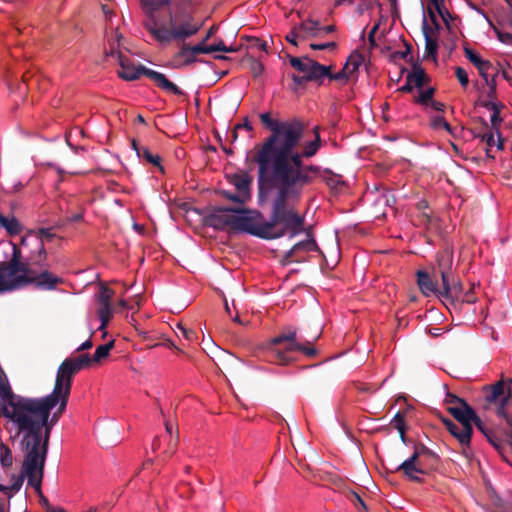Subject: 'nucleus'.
<instances>
[{
  "mask_svg": "<svg viewBox=\"0 0 512 512\" xmlns=\"http://www.w3.org/2000/svg\"><path fill=\"white\" fill-rule=\"evenodd\" d=\"M25 477H27L28 485L33 487L35 491L41 495V484L44 476V468L23 467Z\"/></svg>",
  "mask_w": 512,
  "mask_h": 512,
  "instance_id": "obj_23",
  "label": "nucleus"
},
{
  "mask_svg": "<svg viewBox=\"0 0 512 512\" xmlns=\"http://www.w3.org/2000/svg\"><path fill=\"white\" fill-rule=\"evenodd\" d=\"M204 22L197 21L190 12L182 11L175 15L170 14L168 24L144 21L145 29L160 44H169L172 41H185L198 33Z\"/></svg>",
  "mask_w": 512,
  "mask_h": 512,
  "instance_id": "obj_5",
  "label": "nucleus"
},
{
  "mask_svg": "<svg viewBox=\"0 0 512 512\" xmlns=\"http://www.w3.org/2000/svg\"><path fill=\"white\" fill-rule=\"evenodd\" d=\"M433 129H445L453 137H456V128H453L442 116H436L431 120Z\"/></svg>",
  "mask_w": 512,
  "mask_h": 512,
  "instance_id": "obj_42",
  "label": "nucleus"
},
{
  "mask_svg": "<svg viewBox=\"0 0 512 512\" xmlns=\"http://www.w3.org/2000/svg\"><path fill=\"white\" fill-rule=\"evenodd\" d=\"M263 125L271 132L261 145L255 147L256 153L252 161L258 165V171L278 155L298 135H304L306 124L298 118L279 121L271 118L269 112L260 114Z\"/></svg>",
  "mask_w": 512,
  "mask_h": 512,
  "instance_id": "obj_3",
  "label": "nucleus"
},
{
  "mask_svg": "<svg viewBox=\"0 0 512 512\" xmlns=\"http://www.w3.org/2000/svg\"><path fill=\"white\" fill-rule=\"evenodd\" d=\"M303 135H298L288 146L258 171L259 196L277 192L292 208L301 201L303 190L312 183L310 173L317 174L320 167L306 165L298 155V146Z\"/></svg>",
  "mask_w": 512,
  "mask_h": 512,
  "instance_id": "obj_2",
  "label": "nucleus"
},
{
  "mask_svg": "<svg viewBox=\"0 0 512 512\" xmlns=\"http://www.w3.org/2000/svg\"><path fill=\"white\" fill-rule=\"evenodd\" d=\"M12 245H13L12 257L8 262H2L0 264V268L2 270L6 269V267H8V266H15V265H17V262H20L22 260V253H21L20 248L16 244H12Z\"/></svg>",
  "mask_w": 512,
  "mask_h": 512,
  "instance_id": "obj_46",
  "label": "nucleus"
},
{
  "mask_svg": "<svg viewBox=\"0 0 512 512\" xmlns=\"http://www.w3.org/2000/svg\"><path fill=\"white\" fill-rule=\"evenodd\" d=\"M114 295V291L107 286H101L99 294H98V302L99 304H111L112 297Z\"/></svg>",
  "mask_w": 512,
  "mask_h": 512,
  "instance_id": "obj_48",
  "label": "nucleus"
},
{
  "mask_svg": "<svg viewBox=\"0 0 512 512\" xmlns=\"http://www.w3.org/2000/svg\"><path fill=\"white\" fill-rule=\"evenodd\" d=\"M0 226L3 227L10 236L18 235L23 230V226L14 216L8 218L0 214Z\"/></svg>",
  "mask_w": 512,
  "mask_h": 512,
  "instance_id": "obj_28",
  "label": "nucleus"
},
{
  "mask_svg": "<svg viewBox=\"0 0 512 512\" xmlns=\"http://www.w3.org/2000/svg\"><path fill=\"white\" fill-rule=\"evenodd\" d=\"M72 360L79 366V370L81 371L84 367H88L91 365L93 361V357L91 358L89 354H82L78 357L72 358Z\"/></svg>",
  "mask_w": 512,
  "mask_h": 512,
  "instance_id": "obj_51",
  "label": "nucleus"
},
{
  "mask_svg": "<svg viewBox=\"0 0 512 512\" xmlns=\"http://www.w3.org/2000/svg\"><path fill=\"white\" fill-rule=\"evenodd\" d=\"M297 348H289L288 342H281V344H272L271 339L266 344V357L269 362L277 365H289L295 361V357L292 356L293 352H296Z\"/></svg>",
  "mask_w": 512,
  "mask_h": 512,
  "instance_id": "obj_12",
  "label": "nucleus"
},
{
  "mask_svg": "<svg viewBox=\"0 0 512 512\" xmlns=\"http://www.w3.org/2000/svg\"><path fill=\"white\" fill-rule=\"evenodd\" d=\"M337 47L336 42H328L322 44H310V48L313 50H334Z\"/></svg>",
  "mask_w": 512,
  "mask_h": 512,
  "instance_id": "obj_62",
  "label": "nucleus"
},
{
  "mask_svg": "<svg viewBox=\"0 0 512 512\" xmlns=\"http://www.w3.org/2000/svg\"><path fill=\"white\" fill-rule=\"evenodd\" d=\"M4 273L8 279H12L17 276H33L29 265L22 261L17 262V265L15 266L6 267V269H4Z\"/></svg>",
  "mask_w": 512,
  "mask_h": 512,
  "instance_id": "obj_29",
  "label": "nucleus"
},
{
  "mask_svg": "<svg viewBox=\"0 0 512 512\" xmlns=\"http://www.w3.org/2000/svg\"><path fill=\"white\" fill-rule=\"evenodd\" d=\"M171 0H141V7L147 16L145 21L158 22L154 13L162 7L169 5Z\"/></svg>",
  "mask_w": 512,
  "mask_h": 512,
  "instance_id": "obj_25",
  "label": "nucleus"
},
{
  "mask_svg": "<svg viewBox=\"0 0 512 512\" xmlns=\"http://www.w3.org/2000/svg\"><path fill=\"white\" fill-rule=\"evenodd\" d=\"M321 335V330H318L317 333L311 339L301 338L299 341V348L297 351L302 352L307 357H314L317 355L316 348L313 347V344L318 340Z\"/></svg>",
  "mask_w": 512,
  "mask_h": 512,
  "instance_id": "obj_30",
  "label": "nucleus"
},
{
  "mask_svg": "<svg viewBox=\"0 0 512 512\" xmlns=\"http://www.w3.org/2000/svg\"><path fill=\"white\" fill-rule=\"evenodd\" d=\"M391 424L397 431L406 429V421L404 414L397 412L393 417Z\"/></svg>",
  "mask_w": 512,
  "mask_h": 512,
  "instance_id": "obj_52",
  "label": "nucleus"
},
{
  "mask_svg": "<svg viewBox=\"0 0 512 512\" xmlns=\"http://www.w3.org/2000/svg\"><path fill=\"white\" fill-rule=\"evenodd\" d=\"M313 59H311L308 56L303 57H290L289 63L290 65L297 71L302 72L303 74L307 75L308 71L310 69V62H312Z\"/></svg>",
  "mask_w": 512,
  "mask_h": 512,
  "instance_id": "obj_34",
  "label": "nucleus"
},
{
  "mask_svg": "<svg viewBox=\"0 0 512 512\" xmlns=\"http://www.w3.org/2000/svg\"><path fill=\"white\" fill-rule=\"evenodd\" d=\"M293 251L316 252V251H319V247L313 238H309L307 240L300 241V242L296 243L295 245H293Z\"/></svg>",
  "mask_w": 512,
  "mask_h": 512,
  "instance_id": "obj_44",
  "label": "nucleus"
},
{
  "mask_svg": "<svg viewBox=\"0 0 512 512\" xmlns=\"http://www.w3.org/2000/svg\"><path fill=\"white\" fill-rule=\"evenodd\" d=\"M434 93L435 88L433 87L420 91L418 97L415 99V102L422 106H428L433 101Z\"/></svg>",
  "mask_w": 512,
  "mask_h": 512,
  "instance_id": "obj_45",
  "label": "nucleus"
},
{
  "mask_svg": "<svg viewBox=\"0 0 512 512\" xmlns=\"http://www.w3.org/2000/svg\"><path fill=\"white\" fill-rule=\"evenodd\" d=\"M455 75L462 87H467L469 84V78L466 70L460 66L455 68Z\"/></svg>",
  "mask_w": 512,
  "mask_h": 512,
  "instance_id": "obj_53",
  "label": "nucleus"
},
{
  "mask_svg": "<svg viewBox=\"0 0 512 512\" xmlns=\"http://www.w3.org/2000/svg\"><path fill=\"white\" fill-rule=\"evenodd\" d=\"M270 219L257 211L243 207L210 206L207 208L205 223L217 230L229 227L234 231L247 233L261 239H277L285 234L290 237L303 230L304 217L296 208L289 206L277 192H273Z\"/></svg>",
  "mask_w": 512,
  "mask_h": 512,
  "instance_id": "obj_1",
  "label": "nucleus"
},
{
  "mask_svg": "<svg viewBox=\"0 0 512 512\" xmlns=\"http://www.w3.org/2000/svg\"><path fill=\"white\" fill-rule=\"evenodd\" d=\"M302 39L317 38L321 36V25L319 21L307 19L297 26Z\"/></svg>",
  "mask_w": 512,
  "mask_h": 512,
  "instance_id": "obj_22",
  "label": "nucleus"
},
{
  "mask_svg": "<svg viewBox=\"0 0 512 512\" xmlns=\"http://www.w3.org/2000/svg\"><path fill=\"white\" fill-rule=\"evenodd\" d=\"M79 371L72 358H66L58 367L54 388L71 392L73 377Z\"/></svg>",
  "mask_w": 512,
  "mask_h": 512,
  "instance_id": "obj_13",
  "label": "nucleus"
},
{
  "mask_svg": "<svg viewBox=\"0 0 512 512\" xmlns=\"http://www.w3.org/2000/svg\"><path fill=\"white\" fill-rule=\"evenodd\" d=\"M70 391L60 390L53 388L52 392L44 397H35V401H32L33 406H29L28 409L33 416L41 420V424L46 423L47 416H50L52 410L56 408L60 415L66 410Z\"/></svg>",
  "mask_w": 512,
  "mask_h": 512,
  "instance_id": "obj_8",
  "label": "nucleus"
},
{
  "mask_svg": "<svg viewBox=\"0 0 512 512\" xmlns=\"http://www.w3.org/2000/svg\"><path fill=\"white\" fill-rule=\"evenodd\" d=\"M362 61H363V58L360 54L355 53V54H351L348 57L344 67H345L347 73L349 74V76H351L352 74H354L358 71Z\"/></svg>",
  "mask_w": 512,
  "mask_h": 512,
  "instance_id": "obj_39",
  "label": "nucleus"
},
{
  "mask_svg": "<svg viewBox=\"0 0 512 512\" xmlns=\"http://www.w3.org/2000/svg\"><path fill=\"white\" fill-rule=\"evenodd\" d=\"M475 424V426L477 427V429L487 438L491 433L492 431L489 430L484 422L480 419V417L478 415H476V418L473 420L472 422V425Z\"/></svg>",
  "mask_w": 512,
  "mask_h": 512,
  "instance_id": "obj_58",
  "label": "nucleus"
},
{
  "mask_svg": "<svg viewBox=\"0 0 512 512\" xmlns=\"http://www.w3.org/2000/svg\"><path fill=\"white\" fill-rule=\"evenodd\" d=\"M475 138H480L482 142H485L487 147H492L495 144L494 133L493 132H485V133H474Z\"/></svg>",
  "mask_w": 512,
  "mask_h": 512,
  "instance_id": "obj_55",
  "label": "nucleus"
},
{
  "mask_svg": "<svg viewBox=\"0 0 512 512\" xmlns=\"http://www.w3.org/2000/svg\"><path fill=\"white\" fill-rule=\"evenodd\" d=\"M498 24L505 28H512V10L503 13L498 20Z\"/></svg>",
  "mask_w": 512,
  "mask_h": 512,
  "instance_id": "obj_56",
  "label": "nucleus"
},
{
  "mask_svg": "<svg viewBox=\"0 0 512 512\" xmlns=\"http://www.w3.org/2000/svg\"><path fill=\"white\" fill-rule=\"evenodd\" d=\"M249 41H250V48L267 52L268 46H267L266 42L261 41L258 38H251Z\"/></svg>",
  "mask_w": 512,
  "mask_h": 512,
  "instance_id": "obj_61",
  "label": "nucleus"
},
{
  "mask_svg": "<svg viewBox=\"0 0 512 512\" xmlns=\"http://www.w3.org/2000/svg\"><path fill=\"white\" fill-rule=\"evenodd\" d=\"M114 347V340H111L103 345H99L93 355V361L94 362H100L102 359H105L110 351Z\"/></svg>",
  "mask_w": 512,
  "mask_h": 512,
  "instance_id": "obj_41",
  "label": "nucleus"
},
{
  "mask_svg": "<svg viewBox=\"0 0 512 512\" xmlns=\"http://www.w3.org/2000/svg\"><path fill=\"white\" fill-rule=\"evenodd\" d=\"M496 78H497V76H490V77H488V80H485V83L488 87L487 97L492 100L496 99V97H497Z\"/></svg>",
  "mask_w": 512,
  "mask_h": 512,
  "instance_id": "obj_49",
  "label": "nucleus"
},
{
  "mask_svg": "<svg viewBox=\"0 0 512 512\" xmlns=\"http://www.w3.org/2000/svg\"><path fill=\"white\" fill-rule=\"evenodd\" d=\"M439 456L422 443L416 444L413 454L402 462L396 471H403L404 475L411 481L422 482L417 474L426 475L437 469Z\"/></svg>",
  "mask_w": 512,
  "mask_h": 512,
  "instance_id": "obj_6",
  "label": "nucleus"
},
{
  "mask_svg": "<svg viewBox=\"0 0 512 512\" xmlns=\"http://www.w3.org/2000/svg\"><path fill=\"white\" fill-rule=\"evenodd\" d=\"M441 421L449 433L457 439L462 447H469L472 436H468L467 440L462 441L460 436L464 433V428L459 423H455L453 420L446 417H441Z\"/></svg>",
  "mask_w": 512,
  "mask_h": 512,
  "instance_id": "obj_24",
  "label": "nucleus"
},
{
  "mask_svg": "<svg viewBox=\"0 0 512 512\" xmlns=\"http://www.w3.org/2000/svg\"><path fill=\"white\" fill-rule=\"evenodd\" d=\"M178 329L181 333V335L186 338L187 340H193L196 337V333L192 329H188L181 324L178 325Z\"/></svg>",
  "mask_w": 512,
  "mask_h": 512,
  "instance_id": "obj_64",
  "label": "nucleus"
},
{
  "mask_svg": "<svg viewBox=\"0 0 512 512\" xmlns=\"http://www.w3.org/2000/svg\"><path fill=\"white\" fill-rule=\"evenodd\" d=\"M422 31L425 39V58H432L436 62L438 42L433 37L435 30L429 26L427 20L424 18Z\"/></svg>",
  "mask_w": 512,
  "mask_h": 512,
  "instance_id": "obj_20",
  "label": "nucleus"
},
{
  "mask_svg": "<svg viewBox=\"0 0 512 512\" xmlns=\"http://www.w3.org/2000/svg\"><path fill=\"white\" fill-rule=\"evenodd\" d=\"M0 463L4 468L11 467L13 464L12 451L3 442H0Z\"/></svg>",
  "mask_w": 512,
  "mask_h": 512,
  "instance_id": "obj_43",
  "label": "nucleus"
},
{
  "mask_svg": "<svg viewBox=\"0 0 512 512\" xmlns=\"http://www.w3.org/2000/svg\"><path fill=\"white\" fill-rule=\"evenodd\" d=\"M310 63V69L307 74L308 80L321 84L324 78L330 75V66L322 65L315 60Z\"/></svg>",
  "mask_w": 512,
  "mask_h": 512,
  "instance_id": "obj_26",
  "label": "nucleus"
},
{
  "mask_svg": "<svg viewBox=\"0 0 512 512\" xmlns=\"http://www.w3.org/2000/svg\"><path fill=\"white\" fill-rule=\"evenodd\" d=\"M113 308L111 304H99V307L97 309L98 317L101 321V324L99 326V330L103 331V335L106 334L105 329L113 315Z\"/></svg>",
  "mask_w": 512,
  "mask_h": 512,
  "instance_id": "obj_31",
  "label": "nucleus"
},
{
  "mask_svg": "<svg viewBox=\"0 0 512 512\" xmlns=\"http://www.w3.org/2000/svg\"><path fill=\"white\" fill-rule=\"evenodd\" d=\"M460 406H448L447 411L454 419L464 428V433L460 436L463 440H467L468 436L473 434L472 422L476 418L477 413L468 404L467 401H459Z\"/></svg>",
  "mask_w": 512,
  "mask_h": 512,
  "instance_id": "obj_11",
  "label": "nucleus"
},
{
  "mask_svg": "<svg viewBox=\"0 0 512 512\" xmlns=\"http://www.w3.org/2000/svg\"><path fill=\"white\" fill-rule=\"evenodd\" d=\"M430 82V77L425 73L424 69L418 65H413V71L406 76V83L399 89L404 93H411L414 87L421 89Z\"/></svg>",
  "mask_w": 512,
  "mask_h": 512,
  "instance_id": "obj_15",
  "label": "nucleus"
},
{
  "mask_svg": "<svg viewBox=\"0 0 512 512\" xmlns=\"http://www.w3.org/2000/svg\"><path fill=\"white\" fill-rule=\"evenodd\" d=\"M488 496L494 512H512V496L509 501L503 500L493 489L488 491Z\"/></svg>",
  "mask_w": 512,
  "mask_h": 512,
  "instance_id": "obj_27",
  "label": "nucleus"
},
{
  "mask_svg": "<svg viewBox=\"0 0 512 512\" xmlns=\"http://www.w3.org/2000/svg\"><path fill=\"white\" fill-rule=\"evenodd\" d=\"M46 258L47 252L44 247V244L42 242H38L37 251L31 254L30 260L34 265L44 267Z\"/></svg>",
  "mask_w": 512,
  "mask_h": 512,
  "instance_id": "obj_37",
  "label": "nucleus"
},
{
  "mask_svg": "<svg viewBox=\"0 0 512 512\" xmlns=\"http://www.w3.org/2000/svg\"><path fill=\"white\" fill-rule=\"evenodd\" d=\"M463 292V286L460 280L456 279L455 275L448 278V285L442 283L440 297L444 298L450 304H454Z\"/></svg>",
  "mask_w": 512,
  "mask_h": 512,
  "instance_id": "obj_19",
  "label": "nucleus"
},
{
  "mask_svg": "<svg viewBox=\"0 0 512 512\" xmlns=\"http://www.w3.org/2000/svg\"><path fill=\"white\" fill-rule=\"evenodd\" d=\"M220 194L225 199L235 202V203H238V204H242V205L249 201L247 198H245L238 192H230V191L222 190V191H220Z\"/></svg>",
  "mask_w": 512,
  "mask_h": 512,
  "instance_id": "obj_47",
  "label": "nucleus"
},
{
  "mask_svg": "<svg viewBox=\"0 0 512 512\" xmlns=\"http://www.w3.org/2000/svg\"><path fill=\"white\" fill-rule=\"evenodd\" d=\"M349 499L356 507L360 506L364 511H367V505L359 494L356 492H351Z\"/></svg>",
  "mask_w": 512,
  "mask_h": 512,
  "instance_id": "obj_60",
  "label": "nucleus"
},
{
  "mask_svg": "<svg viewBox=\"0 0 512 512\" xmlns=\"http://www.w3.org/2000/svg\"><path fill=\"white\" fill-rule=\"evenodd\" d=\"M19 288L34 284L40 290L53 291L58 285L64 283V279L48 270L34 276H18Z\"/></svg>",
  "mask_w": 512,
  "mask_h": 512,
  "instance_id": "obj_10",
  "label": "nucleus"
},
{
  "mask_svg": "<svg viewBox=\"0 0 512 512\" xmlns=\"http://www.w3.org/2000/svg\"><path fill=\"white\" fill-rule=\"evenodd\" d=\"M28 397L15 394L8 383L0 376V417L8 420L16 417Z\"/></svg>",
  "mask_w": 512,
  "mask_h": 512,
  "instance_id": "obj_9",
  "label": "nucleus"
},
{
  "mask_svg": "<svg viewBox=\"0 0 512 512\" xmlns=\"http://www.w3.org/2000/svg\"><path fill=\"white\" fill-rule=\"evenodd\" d=\"M193 52L196 56L198 54H205V44L200 42L194 46L183 43L180 50L175 54V59L185 56L187 52Z\"/></svg>",
  "mask_w": 512,
  "mask_h": 512,
  "instance_id": "obj_36",
  "label": "nucleus"
},
{
  "mask_svg": "<svg viewBox=\"0 0 512 512\" xmlns=\"http://www.w3.org/2000/svg\"><path fill=\"white\" fill-rule=\"evenodd\" d=\"M24 479H25V474H24L23 470L21 471V474H19V475H12V479H11L12 484L10 486L2 485L3 489L0 490V492L6 493V494L8 492H14V493L18 492L23 485Z\"/></svg>",
  "mask_w": 512,
  "mask_h": 512,
  "instance_id": "obj_40",
  "label": "nucleus"
},
{
  "mask_svg": "<svg viewBox=\"0 0 512 512\" xmlns=\"http://www.w3.org/2000/svg\"><path fill=\"white\" fill-rule=\"evenodd\" d=\"M37 234H38V238H39L38 242H42V243H43L44 239L50 241L55 237V234L52 232L51 228H40L38 230Z\"/></svg>",
  "mask_w": 512,
  "mask_h": 512,
  "instance_id": "obj_57",
  "label": "nucleus"
},
{
  "mask_svg": "<svg viewBox=\"0 0 512 512\" xmlns=\"http://www.w3.org/2000/svg\"><path fill=\"white\" fill-rule=\"evenodd\" d=\"M484 80H488L490 76H498L500 74V68L497 65L492 64L488 60H483L481 64L475 66Z\"/></svg>",
  "mask_w": 512,
  "mask_h": 512,
  "instance_id": "obj_32",
  "label": "nucleus"
},
{
  "mask_svg": "<svg viewBox=\"0 0 512 512\" xmlns=\"http://www.w3.org/2000/svg\"><path fill=\"white\" fill-rule=\"evenodd\" d=\"M437 268L434 269V276L439 275L441 277V281L446 286L448 285V278L453 275L452 266H453V254L452 252L445 250L438 254L437 258Z\"/></svg>",
  "mask_w": 512,
  "mask_h": 512,
  "instance_id": "obj_16",
  "label": "nucleus"
},
{
  "mask_svg": "<svg viewBox=\"0 0 512 512\" xmlns=\"http://www.w3.org/2000/svg\"><path fill=\"white\" fill-rule=\"evenodd\" d=\"M249 61H250L249 68H250L251 73L253 74V77L256 78V77L260 76L264 72V65L262 64V62L255 58H250Z\"/></svg>",
  "mask_w": 512,
  "mask_h": 512,
  "instance_id": "obj_50",
  "label": "nucleus"
},
{
  "mask_svg": "<svg viewBox=\"0 0 512 512\" xmlns=\"http://www.w3.org/2000/svg\"><path fill=\"white\" fill-rule=\"evenodd\" d=\"M118 61L120 65V70L118 71V76L126 81H134L139 79L142 75L148 77L150 80L155 82V84L161 89L175 94V95H183V91L173 82L168 80L166 76L160 72L149 69L141 64L136 65L129 58L118 54Z\"/></svg>",
  "mask_w": 512,
  "mask_h": 512,
  "instance_id": "obj_7",
  "label": "nucleus"
},
{
  "mask_svg": "<svg viewBox=\"0 0 512 512\" xmlns=\"http://www.w3.org/2000/svg\"><path fill=\"white\" fill-rule=\"evenodd\" d=\"M32 401H35V397H28L27 401L25 402L17 416L20 417L21 419L22 417H24V419L26 418L29 421L32 420L35 421L36 423L38 422L39 430L43 432L44 435H48V437L50 438L52 428L56 425V423L59 421L62 415H60L57 411H54L52 415L50 414V416H47L46 423L41 424V420L35 418L33 414H31V412H29L28 410L30 408L29 406H33V404H31Z\"/></svg>",
  "mask_w": 512,
  "mask_h": 512,
  "instance_id": "obj_14",
  "label": "nucleus"
},
{
  "mask_svg": "<svg viewBox=\"0 0 512 512\" xmlns=\"http://www.w3.org/2000/svg\"><path fill=\"white\" fill-rule=\"evenodd\" d=\"M320 147L321 138L320 135H317L313 141H310L304 145L302 151H298V155L301 157V159L311 158L316 155Z\"/></svg>",
  "mask_w": 512,
  "mask_h": 512,
  "instance_id": "obj_33",
  "label": "nucleus"
},
{
  "mask_svg": "<svg viewBox=\"0 0 512 512\" xmlns=\"http://www.w3.org/2000/svg\"><path fill=\"white\" fill-rule=\"evenodd\" d=\"M416 275L417 284L424 295L435 294L440 297L441 289L438 287V282L434 279V275L432 276L427 271L422 270L417 271Z\"/></svg>",
  "mask_w": 512,
  "mask_h": 512,
  "instance_id": "obj_18",
  "label": "nucleus"
},
{
  "mask_svg": "<svg viewBox=\"0 0 512 512\" xmlns=\"http://www.w3.org/2000/svg\"><path fill=\"white\" fill-rule=\"evenodd\" d=\"M302 337H297V328L287 326L275 337L271 338L272 344H281V342H288V349L299 348V341Z\"/></svg>",
  "mask_w": 512,
  "mask_h": 512,
  "instance_id": "obj_21",
  "label": "nucleus"
},
{
  "mask_svg": "<svg viewBox=\"0 0 512 512\" xmlns=\"http://www.w3.org/2000/svg\"><path fill=\"white\" fill-rule=\"evenodd\" d=\"M301 38V33L299 32V30L297 29V26H295L287 35H286V40L291 43L292 45L294 46H297V41L296 39L297 38Z\"/></svg>",
  "mask_w": 512,
  "mask_h": 512,
  "instance_id": "obj_63",
  "label": "nucleus"
},
{
  "mask_svg": "<svg viewBox=\"0 0 512 512\" xmlns=\"http://www.w3.org/2000/svg\"><path fill=\"white\" fill-rule=\"evenodd\" d=\"M16 429L13 439L22 435L20 446L23 451V467L45 468V462L48 454L49 441L48 435H44L39 430L38 422L22 419L18 416L9 420Z\"/></svg>",
  "mask_w": 512,
  "mask_h": 512,
  "instance_id": "obj_4",
  "label": "nucleus"
},
{
  "mask_svg": "<svg viewBox=\"0 0 512 512\" xmlns=\"http://www.w3.org/2000/svg\"><path fill=\"white\" fill-rule=\"evenodd\" d=\"M405 50L404 51H396L392 54V57L394 59H407L408 56L411 54L412 51V45L408 42H405Z\"/></svg>",
  "mask_w": 512,
  "mask_h": 512,
  "instance_id": "obj_59",
  "label": "nucleus"
},
{
  "mask_svg": "<svg viewBox=\"0 0 512 512\" xmlns=\"http://www.w3.org/2000/svg\"><path fill=\"white\" fill-rule=\"evenodd\" d=\"M141 153L138 156L139 158L144 159L147 163L152 164L155 167H158L161 172L164 171V168L161 166V157L158 154H153L147 147L140 150Z\"/></svg>",
  "mask_w": 512,
  "mask_h": 512,
  "instance_id": "obj_38",
  "label": "nucleus"
},
{
  "mask_svg": "<svg viewBox=\"0 0 512 512\" xmlns=\"http://www.w3.org/2000/svg\"><path fill=\"white\" fill-rule=\"evenodd\" d=\"M464 53L466 58L474 65L481 64L483 59L471 48L464 47Z\"/></svg>",
  "mask_w": 512,
  "mask_h": 512,
  "instance_id": "obj_54",
  "label": "nucleus"
},
{
  "mask_svg": "<svg viewBox=\"0 0 512 512\" xmlns=\"http://www.w3.org/2000/svg\"><path fill=\"white\" fill-rule=\"evenodd\" d=\"M228 180L230 184H232L236 192L240 193L242 196L247 198L248 200L251 199V185H252V177L245 173H235L228 176Z\"/></svg>",
  "mask_w": 512,
  "mask_h": 512,
  "instance_id": "obj_17",
  "label": "nucleus"
},
{
  "mask_svg": "<svg viewBox=\"0 0 512 512\" xmlns=\"http://www.w3.org/2000/svg\"><path fill=\"white\" fill-rule=\"evenodd\" d=\"M19 289L18 276L12 279H8L4 273V270L0 268V294Z\"/></svg>",
  "mask_w": 512,
  "mask_h": 512,
  "instance_id": "obj_35",
  "label": "nucleus"
}]
</instances>
